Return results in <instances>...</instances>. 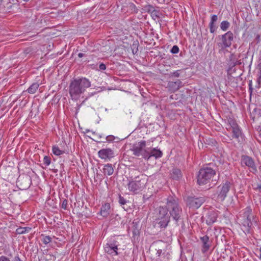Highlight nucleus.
Segmentation results:
<instances>
[{
    "label": "nucleus",
    "mask_w": 261,
    "mask_h": 261,
    "mask_svg": "<svg viewBox=\"0 0 261 261\" xmlns=\"http://www.w3.org/2000/svg\"><path fill=\"white\" fill-rule=\"evenodd\" d=\"M238 220L242 226L243 231L246 234L251 232L253 224H257L256 217L252 213V210L250 206L240 212Z\"/></svg>",
    "instance_id": "f257e3e1"
},
{
    "label": "nucleus",
    "mask_w": 261,
    "mask_h": 261,
    "mask_svg": "<svg viewBox=\"0 0 261 261\" xmlns=\"http://www.w3.org/2000/svg\"><path fill=\"white\" fill-rule=\"evenodd\" d=\"M91 86V82L86 77L72 80L69 85V93L72 100H77L86 89Z\"/></svg>",
    "instance_id": "f03ea898"
},
{
    "label": "nucleus",
    "mask_w": 261,
    "mask_h": 261,
    "mask_svg": "<svg viewBox=\"0 0 261 261\" xmlns=\"http://www.w3.org/2000/svg\"><path fill=\"white\" fill-rule=\"evenodd\" d=\"M166 204L165 207L168 210V212H169V215L178 225V222L180 220L182 213V208L179 205L178 199L176 197L169 196L166 199Z\"/></svg>",
    "instance_id": "7ed1b4c3"
},
{
    "label": "nucleus",
    "mask_w": 261,
    "mask_h": 261,
    "mask_svg": "<svg viewBox=\"0 0 261 261\" xmlns=\"http://www.w3.org/2000/svg\"><path fill=\"white\" fill-rule=\"evenodd\" d=\"M154 217L155 224L161 228H166L170 221V216L165 206H159L156 209Z\"/></svg>",
    "instance_id": "20e7f679"
},
{
    "label": "nucleus",
    "mask_w": 261,
    "mask_h": 261,
    "mask_svg": "<svg viewBox=\"0 0 261 261\" xmlns=\"http://www.w3.org/2000/svg\"><path fill=\"white\" fill-rule=\"evenodd\" d=\"M146 184V178L143 175L137 176L134 178L131 177L127 184L128 190L136 194L139 193L144 188Z\"/></svg>",
    "instance_id": "39448f33"
},
{
    "label": "nucleus",
    "mask_w": 261,
    "mask_h": 261,
    "mask_svg": "<svg viewBox=\"0 0 261 261\" xmlns=\"http://www.w3.org/2000/svg\"><path fill=\"white\" fill-rule=\"evenodd\" d=\"M232 187V184L229 181L222 183L217 188L215 193L212 195L213 198L216 199L218 202L223 201Z\"/></svg>",
    "instance_id": "423d86ee"
},
{
    "label": "nucleus",
    "mask_w": 261,
    "mask_h": 261,
    "mask_svg": "<svg viewBox=\"0 0 261 261\" xmlns=\"http://www.w3.org/2000/svg\"><path fill=\"white\" fill-rule=\"evenodd\" d=\"M216 175V171L211 168L201 169L197 176V182L199 185L207 184Z\"/></svg>",
    "instance_id": "0eeeda50"
},
{
    "label": "nucleus",
    "mask_w": 261,
    "mask_h": 261,
    "mask_svg": "<svg viewBox=\"0 0 261 261\" xmlns=\"http://www.w3.org/2000/svg\"><path fill=\"white\" fill-rule=\"evenodd\" d=\"M221 42L218 43V45L222 49L229 47L233 40V34L231 31H228L221 36Z\"/></svg>",
    "instance_id": "6e6552de"
},
{
    "label": "nucleus",
    "mask_w": 261,
    "mask_h": 261,
    "mask_svg": "<svg viewBox=\"0 0 261 261\" xmlns=\"http://www.w3.org/2000/svg\"><path fill=\"white\" fill-rule=\"evenodd\" d=\"M242 167H247L250 171L254 173L257 171V168L253 159L247 155H242L241 158Z\"/></svg>",
    "instance_id": "1a4fd4ad"
},
{
    "label": "nucleus",
    "mask_w": 261,
    "mask_h": 261,
    "mask_svg": "<svg viewBox=\"0 0 261 261\" xmlns=\"http://www.w3.org/2000/svg\"><path fill=\"white\" fill-rule=\"evenodd\" d=\"M119 246V243L115 240L110 241L104 246L105 252L112 256H116L118 254V247Z\"/></svg>",
    "instance_id": "9d476101"
},
{
    "label": "nucleus",
    "mask_w": 261,
    "mask_h": 261,
    "mask_svg": "<svg viewBox=\"0 0 261 261\" xmlns=\"http://www.w3.org/2000/svg\"><path fill=\"white\" fill-rule=\"evenodd\" d=\"M205 201L203 197H189L187 199V205L190 208L197 209Z\"/></svg>",
    "instance_id": "9b49d317"
},
{
    "label": "nucleus",
    "mask_w": 261,
    "mask_h": 261,
    "mask_svg": "<svg viewBox=\"0 0 261 261\" xmlns=\"http://www.w3.org/2000/svg\"><path fill=\"white\" fill-rule=\"evenodd\" d=\"M31 178L28 175H22L19 176L17 180V184L21 190H26L28 189L31 185Z\"/></svg>",
    "instance_id": "f8f14e48"
},
{
    "label": "nucleus",
    "mask_w": 261,
    "mask_h": 261,
    "mask_svg": "<svg viewBox=\"0 0 261 261\" xmlns=\"http://www.w3.org/2000/svg\"><path fill=\"white\" fill-rule=\"evenodd\" d=\"M98 156L105 161H110L114 157V152L111 148L102 149L98 152Z\"/></svg>",
    "instance_id": "ddd939ff"
},
{
    "label": "nucleus",
    "mask_w": 261,
    "mask_h": 261,
    "mask_svg": "<svg viewBox=\"0 0 261 261\" xmlns=\"http://www.w3.org/2000/svg\"><path fill=\"white\" fill-rule=\"evenodd\" d=\"M182 83L180 80L176 81H169L166 88L170 93H174L182 87Z\"/></svg>",
    "instance_id": "4468645a"
},
{
    "label": "nucleus",
    "mask_w": 261,
    "mask_h": 261,
    "mask_svg": "<svg viewBox=\"0 0 261 261\" xmlns=\"http://www.w3.org/2000/svg\"><path fill=\"white\" fill-rule=\"evenodd\" d=\"M217 217L218 214L217 212L213 210L207 211L205 217L206 223L207 225L213 224L216 221Z\"/></svg>",
    "instance_id": "2eb2a0df"
},
{
    "label": "nucleus",
    "mask_w": 261,
    "mask_h": 261,
    "mask_svg": "<svg viewBox=\"0 0 261 261\" xmlns=\"http://www.w3.org/2000/svg\"><path fill=\"white\" fill-rule=\"evenodd\" d=\"M146 146V141H141L139 142L138 144L134 145L132 148V151H133V154L135 156H139L141 155V154L143 151V149Z\"/></svg>",
    "instance_id": "dca6fc26"
},
{
    "label": "nucleus",
    "mask_w": 261,
    "mask_h": 261,
    "mask_svg": "<svg viewBox=\"0 0 261 261\" xmlns=\"http://www.w3.org/2000/svg\"><path fill=\"white\" fill-rule=\"evenodd\" d=\"M200 241L202 244L201 251L203 253H205L208 250L211 246V242L210 241L209 237L207 236H204L200 237Z\"/></svg>",
    "instance_id": "f3484780"
},
{
    "label": "nucleus",
    "mask_w": 261,
    "mask_h": 261,
    "mask_svg": "<svg viewBox=\"0 0 261 261\" xmlns=\"http://www.w3.org/2000/svg\"><path fill=\"white\" fill-rule=\"evenodd\" d=\"M111 213V205L109 203H106L103 204L101 207L100 215L103 218H107Z\"/></svg>",
    "instance_id": "a211bd4d"
},
{
    "label": "nucleus",
    "mask_w": 261,
    "mask_h": 261,
    "mask_svg": "<svg viewBox=\"0 0 261 261\" xmlns=\"http://www.w3.org/2000/svg\"><path fill=\"white\" fill-rule=\"evenodd\" d=\"M231 129L232 133V138L237 139L239 142H240V138L242 139V133L239 126H238Z\"/></svg>",
    "instance_id": "6ab92c4d"
},
{
    "label": "nucleus",
    "mask_w": 261,
    "mask_h": 261,
    "mask_svg": "<svg viewBox=\"0 0 261 261\" xmlns=\"http://www.w3.org/2000/svg\"><path fill=\"white\" fill-rule=\"evenodd\" d=\"M171 177L174 180H178L182 177L181 172L180 169L173 168L170 173Z\"/></svg>",
    "instance_id": "aec40b11"
},
{
    "label": "nucleus",
    "mask_w": 261,
    "mask_h": 261,
    "mask_svg": "<svg viewBox=\"0 0 261 261\" xmlns=\"http://www.w3.org/2000/svg\"><path fill=\"white\" fill-rule=\"evenodd\" d=\"M218 20V16L217 15H213L211 17V21L209 24V27L210 30V32L211 33H214L216 30V27L215 24V22Z\"/></svg>",
    "instance_id": "412c9836"
},
{
    "label": "nucleus",
    "mask_w": 261,
    "mask_h": 261,
    "mask_svg": "<svg viewBox=\"0 0 261 261\" xmlns=\"http://www.w3.org/2000/svg\"><path fill=\"white\" fill-rule=\"evenodd\" d=\"M103 172L105 175H111L114 173V168L112 164H107L104 166Z\"/></svg>",
    "instance_id": "4be33fe9"
},
{
    "label": "nucleus",
    "mask_w": 261,
    "mask_h": 261,
    "mask_svg": "<svg viewBox=\"0 0 261 261\" xmlns=\"http://www.w3.org/2000/svg\"><path fill=\"white\" fill-rule=\"evenodd\" d=\"M150 154L151 157L154 156L157 159L161 158L163 155V153L161 150L153 148L150 150Z\"/></svg>",
    "instance_id": "5701e85b"
},
{
    "label": "nucleus",
    "mask_w": 261,
    "mask_h": 261,
    "mask_svg": "<svg viewBox=\"0 0 261 261\" xmlns=\"http://www.w3.org/2000/svg\"><path fill=\"white\" fill-rule=\"evenodd\" d=\"M39 88V84L37 83H35L32 84L29 88L28 89L27 91L28 93L30 94H34L35 93L37 89Z\"/></svg>",
    "instance_id": "b1692460"
},
{
    "label": "nucleus",
    "mask_w": 261,
    "mask_h": 261,
    "mask_svg": "<svg viewBox=\"0 0 261 261\" xmlns=\"http://www.w3.org/2000/svg\"><path fill=\"white\" fill-rule=\"evenodd\" d=\"M53 152L56 155H60L64 153V151L60 149L58 146H54L52 149Z\"/></svg>",
    "instance_id": "393cba45"
},
{
    "label": "nucleus",
    "mask_w": 261,
    "mask_h": 261,
    "mask_svg": "<svg viewBox=\"0 0 261 261\" xmlns=\"http://www.w3.org/2000/svg\"><path fill=\"white\" fill-rule=\"evenodd\" d=\"M143 158L147 160H148L151 158L150 151L146 149H143L141 154Z\"/></svg>",
    "instance_id": "a878e982"
},
{
    "label": "nucleus",
    "mask_w": 261,
    "mask_h": 261,
    "mask_svg": "<svg viewBox=\"0 0 261 261\" xmlns=\"http://www.w3.org/2000/svg\"><path fill=\"white\" fill-rule=\"evenodd\" d=\"M229 22L226 20L222 21L220 24L221 29L224 31H226L229 28Z\"/></svg>",
    "instance_id": "bb28decb"
},
{
    "label": "nucleus",
    "mask_w": 261,
    "mask_h": 261,
    "mask_svg": "<svg viewBox=\"0 0 261 261\" xmlns=\"http://www.w3.org/2000/svg\"><path fill=\"white\" fill-rule=\"evenodd\" d=\"M31 230V228L29 227H19L17 229L16 231L19 234H23L28 232Z\"/></svg>",
    "instance_id": "cd10ccee"
},
{
    "label": "nucleus",
    "mask_w": 261,
    "mask_h": 261,
    "mask_svg": "<svg viewBox=\"0 0 261 261\" xmlns=\"http://www.w3.org/2000/svg\"><path fill=\"white\" fill-rule=\"evenodd\" d=\"M41 237H42L41 240L42 242L45 245L48 244L52 241V238L48 236H44V234H41Z\"/></svg>",
    "instance_id": "c85d7f7f"
},
{
    "label": "nucleus",
    "mask_w": 261,
    "mask_h": 261,
    "mask_svg": "<svg viewBox=\"0 0 261 261\" xmlns=\"http://www.w3.org/2000/svg\"><path fill=\"white\" fill-rule=\"evenodd\" d=\"M228 122L230 126L229 129H232L239 126L236 121L232 119H229Z\"/></svg>",
    "instance_id": "c756f323"
},
{
    "label": "nucleus",
    "mask_w": 261,
    "mask_h": 261,
    "mask_svg": "<svg viewBox=\"0 0 261 261\" xmlns=\"http://www.w3.org/2000/svg\"><path fill=\"white\" fill-rule=\"evenodd\" d=\"M118 201H119V203L122 206L125 205L127 202V201L124 198V197H122V196H121L120 195H119V196Z\"/></svg>",
    "instance_id": "7c9ffc66"
},
{
    "label": "nucleus",
    "mask_w": 261,
    "mask_h": 261,
    "mask_svg": "<svg viewBox=\"0 0 261 261\" xmlns=\"http://www.w3.org/2000/svg\"><path fill=\"white\" fill-rule=\"evenodd\" d=\"M151 16L154 20L159 19L160 18V16L158 14V11H157L156 10L153 11L151 13Z\"/></svg>",
    "instance_id": "2f4dec72"
},
{
    "label": "nucleus",
    "mask_w": 261,
    "mask_h": 261,
    "mask_svg": "<svg viewBox=\"0 0 261 261\" xmlns=\"http://www.w3.org/2000/svg\"><path fill=\"white\" fill-rule=\"evenodd\" d=\"M43 163L46 166H48L50 164V158L48 156H45L43 158Z\"/></svg>",
    "instance_id": "473e14b6"
},
{
    "label": "nucleus",
    "mask_w": 261,
    "mask_h": 261,
    "mask_svg": "<svg viewBox=\"0 0 261 261\" xmlns=\"http://www.w3.org/2000/svg\"><path fill=\"white\" fill-rule=\"evenodd\" d=\"M145 10L147 11L148 12H152L153 11L155 10L154 7L150 5H146L144 7Z\"/></svg>",
    "instance_id": "72a5a7b5"
},
{
    "label": "nucleus",
    "mask_w": 261,
    "mask_h": 261,
    "mask_svg": "<svg viewBox=\"0 0 261 261\" xmlns=\"http://www.w3.org/2000/svg\"><path fill=\"white\" fill-rule=\"evenodd\" d=\"M68 201L66 199H64L62 201L61 203V207L62 208L66 210L67 207Z\"/></svg>",
    "instance_id": "f704fd0d"
},
{
    "label": "nucleus",
    "mask_w": 261,
    "mask_h": 261,
    "mask_svg": "<svg viewBox=\"0 0 261 261\" xmlns=\"http://www.w3.org/2000/svg\"><path fill=\"white\" fill-rule=\"evenodd\" d=\"M172 54H177L179 52V48L177 45H174L171 49Z\"/></svg>",
    "instance_id": "c9c22d12"
},
{
    "label": "nucleus",
    "mask_w": 261,
    "mask_h": 261,
    "mask_svg": "<svg viewBox=\"0 0 261 261\" xmlns=\"http://www.w3.org/2000/svg\"><path fill=\"white\" fill-rule=\"evenodd\" d=\"M115 137L113 135H109V136H108L106 138V140H107V142H111L112 141H113L115 139Z\"/></svg>",
    "instance_id": "e433bc0d"
},
{
    "label": "nucleus",
    "mask_w": 261,
    "mask_h": 261,
    "mask_svg": "<svg viewBox=\"0 0 261 261\" xmlns=\"http://www.w3.org/2000/svg\"><path fill=\"white\" fill-rule=\"evenodd\" d=\"M0 261H11L10 258L5 255L0 256Z\"/></svg>",
    "instance_id": "4c0bfd02"
},
{
    "label": "nucleus",
    "mask_w": 261,
    "mask_h": 261,
    "mask_svg": "<svg viewBox=\"0 0 261 261\" xmlns=\"http://www.w3.org/2000/svg\"><path fill=\"white\" fill-rule=\"evenodd\" d=\"M171 75L172 76H173L174 77H178L179 76V70H177V71H175L173 72H171Z\"/></svg>",
    "instance_id": "58836bf2"
},
{
    "label": "nucleus",
    "mask_w": 261,
    "mask_h": 261,
    "mask_svg": "<svg viewBox=\"0 0 261 261\" xmlns=\"http://www.w3.org/2000/svg\"><path fill=\"white\" fill-rule=\"evenodd\" d=\"M99 68L100 70H104L106 69V66L105 64L101 63L99 66Z\"/></svg>",
    "instance_id": "ea45409f"
},
{
    "label": "nucleus",
    "mask_w": 261,
    "mask_h": 261,
    "mask_svg": "<svg viewBox=\"0 0 261 261\" xmlns=\"http://www.w3.org/2000/svg\"><path fill=\"white\" fill-rule=\"evenodd\" d=\"M13 261H22L20 259L18 254H17V255H15L13 258Z\"/></svg>",
    "instance_id": "a19ab883"
},
{
    "label": "nucleus",
    "mask_w": 261,
    "mask_h": 261,
    "mask_svg": "<svg viewBox=\"0 0 261 261\" xmlns=\"http://www.w3.org/2000/svg\"><path fill=\"white\" fill-rule=\"evenodd\" d=\"M258 81L259 82L261 80V71H258Z\"/></svg>",
    "instance_id": "79ce46f5"
},
{
    "label": "nucleus",
    "mask_w": 261,
    "mask_h": 261,
    "mask_svg": "<svg viewBox=\"0 0 261 261\" xmlns=\"http://www.w3.org/2000/svg\"><path fill=\"white\" fill-rule=\"evenodd\" d=\"M84 54L80 53H79V54H78V57H79V58H82V57H83L84 56Z\"/></svg>",
    "instance_id": "37998d69"
},
{
    "label": "nucleus",
    "mask_w": 261,
    "mask_h": 261,
    "mask_svg": "<svg viewBox=\"0 0 261 261\" xmlns=\"http://www.w3.org/2000/svg\"><path fill=\"white\" fill-rule=\"evenodd\" d=\"M258 69L259 71H261V62L258 65Z\"/></svg>",
    "instance_id": "c03bdc74"
},
{
    "label": "nucleus",
    "mask_w": 261,
    "mask_h": 261,
    "mask_svg": "<svg viewBox=\"0 0 261 261\" xmlns=\"http://www.w3.org/2000/svg\"><path fill=\"white\" fill-rule=\"evenodd\" d=\"M259 257L261 259V247L259 248Z\"/></svg>",
    "instance_id": "a18cd8bd"
},
{
    "label": "nucleus",
    "mask_w": 261,
    "mask_h": 261,
    "mask_svg": "<svg viewBox=\"0 0 261 261\" xmlns=\"http://www.w3.org/2000/svg\"><path fill=\"white\" fill-rule=\"evenodd\" d=\"M22 1L24 2H29L30 0H22Z\"/></svg>",
    "instance_id": "49530a36"
},
{
    "label": "nucleus",
    "mask_w": 261,
    "mask_h": 261,
    "mask_svg": "<svg viewBox=\"0 0 261 261\" xmlns=\"http://www.w3.org/2000/svg\"><path fill=\"white\" fill-rule=\"evenodd\" d=\"M159 251H160V250H158V253L159 254V255H160V253H161V252L162 251H161V250H160V252H159Z\"/></svg>",
    "instance_id": "de8ad7c7"
},
{
    "label": "nucleus",
    "mask_w": 261,
    "mask_h": 261,
    "mask_svg": "<svg viewBox=\"0 0 261 261\" xmlns=\"http://www.w3.org/2000/svg\"><path fill=\"white\" fill-rule=\"evenodd\" d=\"M170 97L171 99H173V95L170 96Z\"/></svg>",
    "instance_id": "09e8293b"
},
{
    "label": "nucleus",
    "mask_w": 261,
    "mask_h": 261,
    "mask_svg": "<svg viewBox=\"0 0 261 261\" xmlns=\"http://www.w3.org/2000/svg\"><path fill=\"white\" fill-rule=\"evenodd\" d=\"M258 188L259 189H261V186H259L258 187Z\"/></svg>",
    "instance_id": "8fccbe9b"
},
{
    "label": "nucleus",
    "mask_w": 261,
    "mask_h": 261,
    "mask_svg": "<svg viewBox=\"0 0 261 261\" xmlns=\"http://www.w3.org/2000/svg\"><path fill=\"white\" fill-rule=\"evenodd\" d=\"M98 138H99V139H100V138H101V136H100V135H99V136H98Z\"/></svg>",
    "instance_id": "3c124183"
},
{
    "label": "nucleus",
    "mask_w": 261,
    "mask_h": 261,
    "mask_svg": "<svg viewBox=\"0 0 261 261\" xmlns=\"http://www.w3.org/2000/svg\"><path fill=\"white\" fill-rule=\"evenodd\" d=\"M259 169H260V171H261V168H259Z\"/></svg>",
    "instance_id": "603ef678"
}]
</instances>
